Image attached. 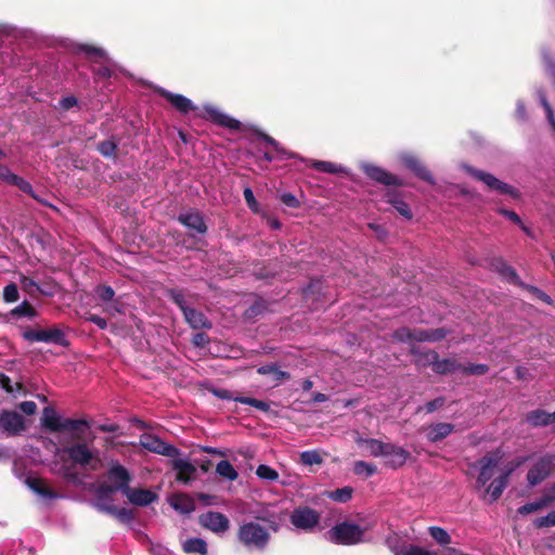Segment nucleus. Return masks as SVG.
<instances>
[{"instance_id": "1", "label": "nucleus", "mask_w": 555, "mask_h": 555, "mask_svg": "<svg viewBox=\"0 0 555 555\" xmlns=\"http://www.w3.org/2000/svg\"><path fill=\"white\" fill-rule=\"evenodd\" d=\"M256 520H261L268 524V527L260 525L258 521H244L238 526L236 532L237 542L249 551H264L271 540L270 530L278 532L281 525L275 519H270L263 516H256Z\"/></svg>"}, {"instance_id": "2", "label": "nucleus", "mask_w": 555, "mask_h": 555, "mask_svg": "<svg viewBox=\"0 0 555 555\" xmlns=\"http://www.w3.org/2000/svg\"><path fill=\"white\" fill-rule=\"evenodd\" d=\"M197 116L229 130L231 133H238L250 139H272L255 126L243 124L211 104L204 105Z\"/></svg>"}, {"instance_id": "3", "label": "nucleus", "mask_w": 555, "mask_h": 555, "mask_svg": "<svg viewBox=\"0 0 555 555\" xmlns=\"http://www.w3.org/2000/svg\"><path fill=\"white\" fill-rule=\"evenodd\" d=\"M40 421L41 426L50 433L79 431L81 427H89V423L86 420H62L52 406H46L43 409Z\"/></svg>"}, {"instance_id": "4", "label": "nucleus", "mask_w": 555, "mask_h": 555, "mask_svg": "<svg viewBox=\"0 0 555 555\" xmlns=\"http://www.w3.org/2000/svg\"><path fill=\"white\" fill-rule=\"evenodd\" d=\"M366 528L345 520L332 527L327 534L331 542L339 545H354L363 542Z\"/></svg>"}, {"instance_id": "5", "label": "nucleus", "mask_w": 555, "mask_h": 555, "mask_svg": "<svg viewBox=\"0 0 555 555\" xmlns=\"http://www.w3.org/2000/svg\"><path fill=\"white\" fill-rule=\"evenodd\" d=\"M466 170L474 179L483 182L489 188V190L496 191L500 194L508 195L514 199L520 198L521 194L516 188L499 180L493 175L476 169L474 167H467Z\"/></svg>"}, {"instance_id": "6", "label": "nucleus", "mask_w": 555, "mask_h": 555, "mask_svg": "<svg viewBox=\"0 0 555 555\" xmlns=\"http://www.w3.org/2000/svg\"><path fill=\"white\" fill-rule=\"evenodd\" d=\"M503 460V452L501 449H496L487 453L480 460L477 461L474 466H479V475L477 477V483L483 487L494 476L495 468Z\"/></svg>"}, {"instance_id": "7", "label": "nucleus", "mask_w": 555, "mask_h": 555, "mask_svg": "<svg viewBox=\"0 0 555 555\" xmlns=\"http://www.w3.org/2000/svg\"><path fill=\"white\" fill-rule=\"evenodd\" d=\"M23 337L28 341L52 343L62 347L69 345L65 333L56 327L46 330L29 328L24 332Z\"/></svg>"}, {"instance_id": "8", "label": "nucleus", "mask_w": 555, "mask_h": 555, "mask_svg": "<svg viewBox=\"0 0 555 555\" xmlns=\"http://www.w3.org/2000/svg\"><path fill=\"white\" fill-rule=\"evenodd\" d=\"M555 468V455L540 457L527 473V481L533 487L545 480Z\"/></svg>"}, {"instance_id": "9", "label": "nucleus", "mask_w": 555, "mask_h": 555, "mask_svg": "<svg viewBox=\"0 0 555 555\" xmlns=\"http://www.w3.org/2000/svg\"><path fill=\"white\" fill-rule=\"evenodd\" d=\"M140 444L150 452L160 454L167 457H176L180 453L178 448L165 442L158 436L152 434L141 435Z\"/></svg>"}, {"instance_id": "10", "label": "nucleus", "mask_w": 555, "mask_h": 555, "mask_svg": "<svg viewBox=\"0 0 555 555\" xmlns=\"http://www.w3.org/2000/svg\"><path fill=\"white\" fill-rule=\"evenodd\" d=\"M362 171L365 173L367 178L375 181L378 184L386 185V186H403L404 182L400 178H398L396 175L385 170L382 167H378L373 164H362L361 165Z\"/></svg>"}, {"instance_id": "11", "label": "nucleus", "mask_w": 555, "mask_h": 555, "mask_svg": "<svg viewBox=\"0 0 555 555\" xmlns=\"http://www.w3.org/2000/svg\"><path fill=\"white\" fill-rule=\"evenodd\" d=\"M198 524L217 534L224 533L230 528L229 518L222 513L212 511L199 515Z\"/></svg>"}, {"instance_id": "12", "label": "nucleus", "mask_w": 555, "mask_h": 555, "mask_svg": "<svg viewBox=\"0 0 555 555\" xmlns=\"http://www.w3.org/2000/svg\"><path fill=\"white\" fill-rule=\"evenodd\" d=\"M320 515L310 507L295 508L291 515V522L294 527L310 530L319 524Z\"/></svg>"}, {"instance_id": "13", "label": "nucleus", "mask_w": 555, "mask_h": 555, "mask_svg": "<svg viewBox=\"0 0 555 555\" xmlns=\"http://www.w3.org/2000/svg\"><path fill=\"white\" fill-rule=\"evenodd\" d=\"M156 92L167 100L181 114L194 112L197 116V113L201 111V108L194 105L190 99L182 94L172 93L162 87L156 88Z\"/></svg>"}, {"instance_id": "14", "label": "nucleus", "mask_w": 555, "mask_h": 555, "mask_svg": "<svg viewBox=\"0 0 555 555\" xmlns=\"http://www.w3.org/2000/svg\"><path fill=\"white\" fill-rule=\"evenodd\" d=\"M64 452L73 463L82 467L90 466L93 470L96 469V465H91L92 460H94V455L86 443H74L64 448Z\"/></svg>"}, {"instance_id": "15", "label": "nucleus", "mask_w": 555, "mask_h": 555, "mask_svg": "<svg viewBox=\"0 0 555 555\" xmlns=\"http://www.w3.org/2000/svg\"><path fill=\"white\" fill-rule=\"evenodd\" d=\"M177 220L179 223L196 234H206L208 231V227L202 212L196 209H191L186 212L180 214L177 217Z\"/></svg>"}, {"instance_id": "16", "label": "nucleus", "mask_w": 555, "mask_h": 555, "mask_svg": "<svg viewBox=\"0 0 555 555\" xmlns=\"http://www.w3.org/2000/svg\"><path fill=\"white\" fill-rule=\"evenodd\" d=\"M0 425L9 436H15L25 429L23 416L10 410H2L0 412Z\"/></svg>"}, {"instance_id": "17", "label": "nucleus", "mask_w": 555, "mask_h": 555, "mask_svg": "<svg viewBox=\"0 0 555 555\" xmlns=\"http://www.w3.org/2000/svg\"><path fill=\"white\" fill-rule=\"evenodd\" d=\"M427 357L429 358V364L436 374L448 375L454 373L455 371H461V363L450 358L440 359L438 352L435 350H429Z\"/></svg>"}, {"instance_id": "18", "label": "nucleus", "mask_w": 555, "mask_h": 555, "mask_svg": "<svg viewBox=\"0 0 555 555\" xmlns=\"http://www.w3.org/2000/svg\"><path fill=\"white\" fill-rule=\"evenodd\" d=\"M401 159L403 165L410 169L417 178L431 185L436 183L430 170L417 157L413 155H403Z\"/></svg>"}, {"instance_id": "19", "label": "nucleus", "mask_w": 555, "mask_h": 555, "mask_svg": "<svg viewBox=\"0 0 555 555\" xmlns=\"http://www.w3.org/2000/svg\"><path fill=\"white\" fill-rule=\"evenodd\" d=\"M124 494L128 501L137 506H147L158 499L157 494L149 489L129 487Z\"/></svg>"}, {"instance_id": "20", "label": "nucleus", "mask_w": 555, "mask_h": 555, "mask_svg": "<svg viewBox=\"0 0 555 555\" xmlns=\"http://www.w3.org/2000/svg\"><path fill=\"white\" fill-rule=\"evenodd\" d=\"M383 456L386 459L387 466L392 469H397L406 463L410 457V452L402 447L389 443L386 449V453Z\"/></svg>"}, {"instance_id": "21", "label": "nucleus", "mask_w": 555, "mask_h": 555, "mask_svg": "<svg viewBox=\"0 0 555 555\" xmlns=\"http://www.w3.org/2000/svg\"><path fill=\"white\" fill-rule=\"evenodd\" d=\"M107 476L122 493L129 488L131 475L128 469L119 463L112 465L107 472Z\"/></svg>"}, {"instance_id": "22", "label": "nucleus", "mask_w": 555, "mask_h": 555, "mask_svg": "<svg viewBox=\"0 0 555 555\" xmlns=\"http://www.w3.org/2000/svg\"><path fill=\"white\" fill-rule=\"evenodd\" d=\"M172 468L177 472L176 479L183 483L190 482L196 474V467L191 462L181 459L173 460Z\"/></svg>"}, {"instance_id": "23", "label": "nucleus", "mask_w": 555, "mask_h": 555, "mask_svg": "<svg viewBox=\"0 0 555 555\" xmlns=\"http://www.w3.org/2000/svg\"><path fill=\"white\" fill-rule=\"evenodd\" d=\"M184 319L188 322V324L194 328V330H201V328H211L212 324L211 322L206 318V315L194 308H188L183 312Z\"/></svg>"}, {"instance_id": "24", "label": "nucleus", "mask_w": 555, "mask_h": 555, "mask_svg": "<svg viewBox=\"0 0 555 555\" xmlns=\"http://www.w3.org/2000/svg\"><path fill=\"white\" fill-rule=\"evenodd\" d=\"M492 267L509 283L517 285H524L516 270L507 264L502 258H496L492 262Z\"/></svg>"}, {"instance_id": "25", "label": "nucleus", "mask_w": 555, "mask_h": 555, "mask_svg": "<svg viewBox=\"0 0 555 555\" xmlns=\"http://www.w3.org/2000/svg\"><path fill=\"white\" fill-rule=\"evenodd\" d=\"M26 485L30 490L44 499L53 500L60 498V495L54 490L48 487L44 479L42 478L28 477L26 479Z\"/></svg>"}, {"instance_id": "26", "label": "nucleus", "mask_w": 555, "mask_h": 555, "mask_svg": "<svg viewBox=\"0 0 555 555\" xmlns=\"http://www.w3.org/2000/svg\"><path fill=\"white\" fill-rule=\"evenodd\" d=\"M453 430L454 425L450 423H437L429 426L427 439L430 442H438L447 438Z\"/></svg>"}, {"instance_id": "27", "label": "nucleus", "mask_w": 555, "mask_h": 555, "mask_svg": "<svg viewBox=\"0 0 555 555\" xmlns=\"http://www.w3.org/2000/svg\"><path fill=\"white\" fill-rule=\"evenodd\" d=\"M171 506L181 514H191L195 511L194 500L185 493L177 494L171 499Z\"/></svg>"}, {"instance_id": "28", "label": "nucleus", "mask_w": 555, "mask_h": 555, "mask_svg": "<svg viewBox=\"0 0 555 555\" xmlns=\"http://www.w3.org/2000/svg\"><path fill=\"white\" fill-rule=\"evenodd\" d=\"M398 193L395 191H387L386 197L388 198V203L393 206V208L406 220H411L413 218V214L410 209L408 203L403 199L399 198Z\"/></svg>"}, {"instance_id": "29", "label": "nucleus", "mask_w": 555, "mask_h": 555, "mask_svg": "<svg viewBox=\"0 0 555 555\" xmlns=\"http://www.w3.org/2000/svg\"><path fill=\"white\" fill-rule=\"evenodd\" d=\"M526 421L533 427L547 426L553 423L551 413L542 409L528 412Z\"/></svg>"}, {"instance_id": "30", "label": "nucleus", "mask_w": 555, "mask_h": 555, "mask_svg": "<svg viewBox=\"0 0 555 555\" xmlns=\"http://www.w3.org/2000/svg\"><path fill=\"white\" fill-rule=\"evenodd\" d=\"M182 550L185 554L207 555L208 548L205 540L201 538H191L183 542Z\"/></svg>"}, {"instance_id": "31", "label": "nucleus", "mask_w": 555, "mask_h": 555, "mask_svg": "<svg viewBox=\"0 0 555 555\" xmlns=\"http://www.w3.org/2000/svg\"><path fill=\"white\" fill-rule=\"evenodd\" d=\"M356 442L358 444H365L367 449L370 450L371 455L378 457L383 456L386 453V449L389 443H385L378 439L374 438H361L359 437Z\"/></svg>"}, {"instance_id": "32", "label": "nucleus", "mask_w": 555, "mask_h": 555, "mask_svg": "<svg viewBox=\"0 0 555 555\" xmlns=\"http://www.w3.org/2000/svg\"><path fill=\"white\" fill-rule=\"evenodd\" d=\"M257 373L260 375H272L275 382H282L291 377L289 373L280 370L276 364H267L259 366L257 369Z\"/></svg>"}, {"instance_id": "33", "label": "nucleus", "mask_w": 555, "mask_h": 555, "mask_svg": "<svg viewBox=\"0 0 555 555\" xmlns=\"http://www.w3.org/2000/svg\"><path fill=\"white\" fill-rule=\"evenodd\" d=\"M216 473L221 476L222 478L234 481L238 477V473L235 470L233 465L227 461H220L216 466Z\"/></svg>"}, {"instance_id": "34", "label": "nucleus", "mask_w": 555, "mask_h": 555, "mask_svg": "<svg viewBox=\"0 0 555 555\" xmlns=\"http://www.w3.org/2000/svg\"><path fill=\"white\" fill-rule=\"evenodd\" d=\"M20 282L22 289L29 294L31 297L36 296L37 294L50 295L49 292L42 289L37 282L26 275H22Z\"/></svg>"}, {"instance_id": "35", "label": "nucleus", "mask_w": 555, "mask_h": 555, "mask_svg": "<svg viewBox=\"0 0 555 555\" xmlns=\"http://www.w3.org/2000/svg\"><path fill=\"white\" fill-rule=\"evenodd\" d=\"M107 514L117 518L120 522L129 524L134 519L132 509L126 507H106Z\"/></svg>"}, {"instance_id": "36", "label": "nucleus", "mask_w": 555, "mask_h": 555, "mask_svg": "<svg viewBox=\"0 0 555 555\" xmlns=\"http://www.w3.org/2000/svg\"><path fill=\"white\" fill-rule=\"evenodd\" d=\"M548 505H550V501L546 498H543V495H542L539 500H537L534 502L526 503V504L521 505L520 507H518L517 513L520 515H528V514L541 511Z\"/></svg>"}, {"instance_id": "37", "label": "nucleus", "mask_w": 555, "mask_h": 555, "mask_svg": "<svg viewBox=\"0 0 555 555\" xmlns=\"http://www.w3.org/2000/svg\"><path fill=\"white\" fill-rule=\"evenodd\" d=\"M508 481L504 480L501 477L495 478L487 489V492L490 494L491 502L498 501L504 489L507 487Z\"/></svg>"}, {"instance_id": "38", "label": "nucleus", "mask_w": 555, "mask_h": 555, "mask_svg": "<svg viewBox=\"0 0 555 555\" xmlns=\"http://www.w3.org/2000/svg\"><path fill=\"white\" fill-rule=\"evenodd\" d=\"M537 94H538V98H539V101H540V104L542 105V107L544 108L545 111V114H546V119L548 121V124L551 125L552 129L554 130L555 132V114H554V111L551 106V104L548 103L547 101V98H546V94H545V91L542 90V89H539L537 91Z\"/></svg>"}, {"instance_id": "39", "label": "nucleus", "mask_w": 555, "mask_h": 555, "mask_svg": "<svg viewBox=\"0 0 555 555\" xmlns=\"http://www.w3.org/2000/svg\"><path fill=\"white\" fill-rule=\"evenodd\" d=\"M353 473L358 476L369 478L377 473V467L375 464L365 461H357L353 464Z\"/></svg>"}, {"instance_id": "40", "label": "nucleus", "mask_w": 555, "mask_h": 555, "mask_svg": "<svg viewBox=\"0 0 555 555\" xmlns=\"http://www.w3.org/2000/svg\"><path fill=\"white\" fill-rule=\"evenodd\" d=\"M311 168L320 172L326 173H340L343 172V167L325 160H313L311 164Z\"/></svg>"}, {"instance_id": "41", "label": "nucleus", "mask_w": 555, "mask_h": 555, "mask_svg": "<svg viewBox=\"0 0 555 555\" xmlns=\"http://www.w3.org/2000/svg\"><path fill=\"white\" fill-rule=\"evenodd\" d=\"M78 52L85 53L88 57L94 59V60H104L107 57L106 52L98 47L91 46V44H79L77 47Z\"/></svg>"}, {"instance_id": "42", "label": "nucleus", "mask_w": 555, "mask_h": 555, "mask_svg": "<svg viewBox=\"0 0 555 555\" xmlns=\"http://www.w3.org/2000/svg\"><path fill=\"white\" fill-rule=\"evenodd\" d=\"M234 401L235 402H240L242 404H247V405L254 406L257 410L262 411V412H269L270 411L269 402L263 401V400H259V399H256V398L244 397V396H236Z\"/></svg>"}, {"instance_id": "43", "label": "nucleus", "mask_w": 555, "mask_h": 555, "mask_svg": "<svg viewBox=\"0 0 555 555\" xmlns=\"http://www.w3.org/2000/svg\"><path fill=\"white\" fill-rule=\"evenodd\" d=\"M10 313L16 318L27 317L31 319L37 317L36 309L27 300H24L21 305L12 309Z\"/></svg>"}, {"instance_id": "44", "label": "nucleus", "mask_w": 555, "mask_h": 555, "mask_svg": "<svg viewBox=\"0 0 555 555\" xmlns=\"http://www.w3.org/2000/svg\"><path fill=\"white\" fill-rule=\"evenodd\" d=\"M430 537L440 545H448L451 543L450 534L441 527L431 526L428 528Z\"/></svg>"}, {"instance_id": "45", "label": "nucleus", "mask_w": 555, "mask_h": 555, "mask_svg": "<svg viewBox=\"0 0 555 555\" xmlns=\"http://www.w3.org/2000/svg\"><path fill=\"white\" fill-rule=\"evenodd\" d=\"M120 491L114 483L103 482L94 491L96 500H113L112 494Z\"/></svg>"}, {"instance_id": "46", "label": "nucleus", "mask_w": 555, "mask_h": 555, "mask_svg": "<svg viewBox=\"0 0 555 555\" xmlns=\"http://www.w3.org/2000/svg\"><path fill=\"white\" fill-rule=\"evenodd\" d=\"M266 142L269 143L270 146H271L270 150H267L263 153V157L268 162H272L275 158H278L276 155L280 154V153L283 155L284 158H292V157L295 156L293 153H286L284 150H280L278 141H266Z\"/></svg>"}, {"instance_id": "47", "label": "nucleus", "mask_w": 555, "mask_h": 555, "mask_svg": "<svg viewBox=\"0 0 555 555\" xmlns=\"http://www.w3.org/2000/svg\"><path fill=\"white\" fill-rule=\"evenodd\" d=\"M352 493H353V489L351 487L347 486V487L331 491L328 493V498L336 502L346 503L351 500Z\"/></svg>"}, {"instance_id": "48", "label": "nucleus", "mask_w": 555, "mask_h": 555, "mask_svg": "<svg viewBox=\"0 0 555 555\" xmlns=\"http://www.w3.org/2000/svg\"><path fill=\"white\" fill-rule=\"evenodd\" d=\"M11 185H14L18 188L22 192L30 195L34 199L41 202L39 196L34 192L33 185L26 181L24 178L16 175L15 179L11 183Z\"/></svg>"}, {"instance_id": "49", "label": "nucleus", "mask_w": 555, "mask_h": 555, "mask_svg": "<svg viewBox=\"0 0 555 555\" xmlns=\"http://www.w3.org/2000/svg\"><path fill=\"white\" fill-rule=\"evenodd\" d=\"M117 145L115 141H100L96 144V150L104 156L109 158H116Z\"/></svg>"}, {"instance_id": "50", "label": "nucleus", "mask_w": 555, "mask_h": 555, "mask_svg": "<svg viewBox=\"0 0 555 555\" xmlns=\"http://www.w3.org/2000/svg\"><path fill=\"white\" fill-rule=\"evenodd\" d=\"M166 295L173 304L180 308L182 312L189 308L185 302V297L181 291L169 288L166 291Z\"/></svg>"}, {"instance_id": "51", "label": "nucleus", "mask_w": 555, "mask_h": 555, "mask_svg": "<svg viewBox=\"0 0 555 555\" xmlns=\"http://www.w3.org/2000/svg\"><path fill=\"white\" fill-rule=\"evenodd\" d=\"M300 462L304 465H309V466L314 465V464L320 465V464H322L323 459L318 451L311 450V451L301 452Z\"/></svg>"}, {"instance_id": "52", "label": "nucleus", "mask_w": 555, "mask_h": 555, "mask_svg": "<svg viewBox=\"0 0 555 555\" xmlns=\"http://www.w3.org/2000/svg\"><path fill=\"white\" fill-rule=\"evenodd\" d=\"M256 475L261 479L270 481H275L279 479V473L274 468L264 464H261L257 467Z\"/></svg>"}, {"instance_id": "53", "label": "nucleus", "mask_w": 555, "mask_h": 555, "mask_svg": "<svg viewBox=\"0 0 555 555\" xmlns=\"http://www.w3.org/2000/svg\"><path fill=\"white\" fill-rule=\"evenodd\" d=\"M488 371H489V366L487 364H482V363L468 364V365L462 364V367H461V372H463L465 375L481 376V375H485L486 373H488Z\"/></svg>"}, {"instance_id": "54", "label": "nucleus", "mask_w": 555, "mask_h": 555, "mask_svg": "<svg viewBox=\"0 0 555 555\" xmlns=\"http://www.w3.org/2000/svg\"><path fill=\"white\" fill-rule=\"evenodd\" d=\"M20 298L18 287L15 283L8 284L3 289V300L8 304L17 301Z\"/></svg>"}, {"instance_id": "55", "label": "nucleus", "mask_w": 555, "mask_h": 555, "mask_svg": "<svg viewBox=\"0 0 555 555\" xmlns=\"http://www.w3.org/2000/svg\"><path fill=\"white\" fill-rule=\"evenodd\" d=\"M535 528H548L555 526V511L550 512L547 515L538 517L533 520Z\"/></svg>"}, {"instance_id": "56", "label": "nucleus", "mask_w": 555, "mask_h": 555, "mask_svg": "<svg viewBox=\"0 0 555 555\" xmlns=\"http://www.w3.org/2000/svg\"><path fill=\"white\" fill-rule=\"evenodd\" d=\"M7 157V153L3 150H0V160ZM16 175L13 173L8 166L0 165V179L5 183L10 184L15 179Z\"/></svg>"}, {"instance_id": "57", "label": "nucleus", "mask_w": 555, "mask_h": 555, "mask_svg": "<svg viewBox=\"0 0 555 555\" xmlns=\"http://www.w3.org/2000/svg\"><path fill=\"white\" fill-rule=\"evenodd\" d=\"M392 337L399 343L412 341V328L406 326L399 327L393 332Z\"/></svg>"}, {"instance_id": "58", "label": "nucleus", "mask_w": 555, "mask_h": 555, "mask_svg": "<svg viewBox=\"0 0 555 555\" xmlns=\"http://www.w3.org/2000/svg\"><path fill=\"white\" fill-rule=\"evenodd\" d=\"M243 195L247 207L253 212H259V204L254 196L253 190L250 188L244 189Z\"/></svg>"}, {"instance_id": "59", "label": "nucleus", "mask_w": 555, "mask_h": 555, "mask_svg": "<svg viewBox=\"0 0 555 555\" xmlns=\"http://www.w3.org/2000/svg\"><path fill=\"white\" fill-rule=\"evenodd\" d=\"M520 287L524 289H527L535 298H539L542 301L547 302V304L551 302V297L545 292L538 288L537 286H532V285H528V284L524 283V285H520Z\"/></svg>"}, {"instance_id": "60", "label": "nucleus", "mask_w": 555, "mask_h": 555, "mask_svg": "<svg viewBox=\"0 0 555 555\" xmlns=\"http://www.w3.org/2000/svg\"><path fill=\"white\" fill-rule=\"evenodd\" d=\"M96 294L103 301H111L115 296V291L108 285H99Z\"/></svg>"}, {"instance_id": "61", "label": "nucleus", "mask_w": 555, "mask_h": 555, "mask_svg": "<svg viewBox=\"0 0 555 555\" xmlns=\"http://www.w3.org/2000/svg\"><path fill=\"white\" fill-rule=\"evenodd\" d=\"M402 555H436V554L433 552H429L425 548H422L420 546L410 544L402 548Z\"/></svg>"}, {"instance_id": "62", "label": "nucleus", "mask_w": 555, "mask_h": 555, "mask_svg": "<svg viewBox=\"0 0 555 555\" xmlns=\"http://www.w3.org/2000/svg\"><path fill=\"white\" fill-rule=\"evenodd\" d=\"M448 335V331L446 328L439 327L434 330H428V341L436 343L444 339Z\"/></svg>"}, {"instance_id": "63", "label": "nucleus", "mask_w": 555, "mask_h": 555, "mask_svg": "<svg viewBox=\"0 0 555 555\" xmlns=\"http://www.w3.org/2000/svg\"><path fill=\"white\" fill-rule=\"evenodd\" d=\"M281 202L291 208H298L300 206L299 199L292 193H284L281 195Z\"/></svg>"}, {"instance_id": "64", "label": "nucleus", "mask_w": 555, "mask_h": 555, "mask_svg": "<svg viewBox=\"0 0 555 555\" xmlns=\"http://www.w3.org/2000/svg\"><path fill=\"white\" fill-rule=\"evenodd\" d=\"M210 339L206 333H196L193 335L192 343L196 347L204 348L209 344Z\"/></svg>"}]
</instances>
